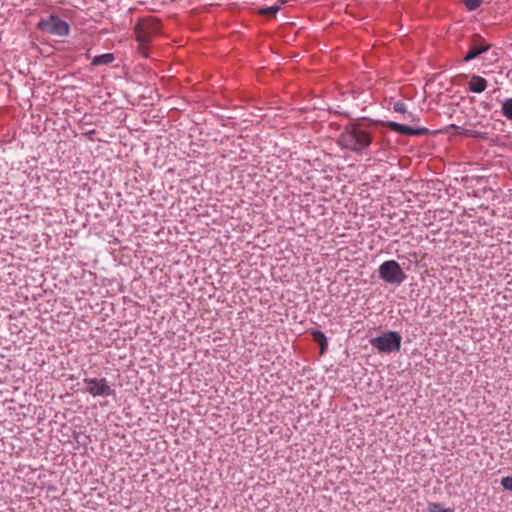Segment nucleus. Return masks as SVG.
Masks as SVG:
<instances>
[{"mask_svg":"<svg viewBox=\"0 0 512 512\" xmlns=\"http://www.w3.org/2000/svg\"><path fill=\"white\" fill-rule=\"evenodd\" d=\"M372 143V129L363 122L346 125L338 137V144L343 149L360 153Z\"/></svg>","mask_w":512,"mask_h":512,"instance_id":"1","label":"nucleus"},{"mask_svg":"<svg viewBox=\"0 0 512 512\" xmlns=\"http://www.w3.org/2000/svg\"><path fill=\"white\" fill-rule=\"evenodd\" d=\"M134 32L139 52L142 56L148 57L149 43L154 36L160 33L159 21L152 16L140 18L135 25Z\"/></svg>","mask_w":512,"mask_h":512,"instance_id":"2","label":"nucleus"},{"mask_svg":"<svg viewBox=\"0 0 512 512\" xmlns=\"http://www.w3.org/2000/svg\"><path fill=\"white\" fill-rule=\"evenodd\" d=\"M402 337L398 332L387 331L380 336L370 339V344L380 353L397 352L401 348Z\"/></svg>","mask_w":512,"mask_h":512,"instance_id":"3","label":"nucleus"},{"mask_svg":"<svg viewBox=\"0 0 512 512\" xmlns=\"http://www.w3.org/2000/svg\"><path fill=\"white\" fill-rule=\"evenodd\" d=\"M380 278L386 283L401 284L407 278L400 264L395 260L384 261L378 269Z\"/></svg>","mask_w":512,"mask_h":512,"instance_id":"4","label":"nucleus"},{"mask_svg":"<svg viewBox=\"0 0 512 512\" xmlns=\"http://www.w3.org/2000/svg\"><path fill=\"white\" fill-rule=\"evenodd\" d=\"M38 28L43 32L56 36H66L70 30L68 23L56 15L42 18L38 23Z\"/></svg>","mask_w":512,"mask_h":512,"instance_id":"5","label":"nucleus"},{"mask_svg":"<svg viewBox=\"0 0 512 512\" xmlns=\"http://www.w3.org/2000/svg\"><path fill=\"white\" fill-rule=\"evenodd\" d=\"M83 382L86 385V392L93 397H109L115 394L106 378H84Z\"/></svg>","mask_w":512,"mask_h":512,"instance_id":"6","label":"nucleus"},{"mask_svg":"<svg viewBox=\"0 0 512 512\" xmlns=\"http://www.w3.org/2000/svg\"><path fill=\"white\" fill-rule=\"evenodd\" d=\"M386 127L393 132L407 136H422L428 133V129L425 127L413 128L395 121H388Z\"/></svg>","mask_w":512,"mask_h":512,"instance_id":"7","label":"nucleus"},{"mask_svg":"<svg viewBox=\"0 0 512 512\" xmlns=\"http://www.w3.org/2000/svg\"><path fill=\"white\" fill-rule=\"evenodd\" d=\"M477 41H480V37H476L473 40V45L471 46V48L469 49V51L463 58L464 62H469V61L477 58L480 54H482L490 49V45L485 44V43L477 44L476 43Z\"/></svg>","mask_w":512,"mask_h":512,"instance_id":"8","label":"nucleus"},{"mask_svg":"<svg viewBox=\"0 0 512 512\" xmlns=\"http://www.w3.org/2000/svg\"><path fill=\"white\" fill-rule=\"evenodd\" d=\"M486 88V79L479 75H473L468 83V89L473 93H482Z\"/></svg>","mask_w":512,"mask_h":512,"instance_id":"9","label":"nucleus"},{"mask_svg":"<svg viewBox=\"0 0 512 512\" xmlns=\"http://www.w3.org/2000/svg\"><path fill=\"white\" fill-rule=\"evenodd\" d=\"M115 60L113 53H105L95 56L91 62L93 66L108 65Z\"/></svg>","mask_w":512,"mask_h":512,"instance_id":"10","label":"nucleus"},{"mask_svg":"<svg viewBox=\"0 0 512 512\" xmlns=\"http://www.w3.org/2000/svg\"><path fill=\"white\" fill-rule=\"evenodd\" d=\"M393 110L395 112L402 113L403 116H404V119H408V120H411V121H415L416 120V117L411 112H407L406 105L402 101L395 102L394 105H393Z\"/></svg>","mask_w":512,"mask_h":512,"instance_id":"11","label":"nucleus"},{"mask_svg":"<svg viewBox=\"0 0 512 512\" xmlns=\"http://www.w3.org/2000/svg\"><path fill=\"white\" fill-rule=\"evenodd\" d=\"M501 113L509 121H512V98H506L501 104Z\"/></svg>","mask_w":512,"mask_h":512,"instance_id":"12","label":"nucleus"},{"mask_svg":"<svg viewBox=\"0 0 512 512\" xmlns=\"http://www.w3.org/2000/svg\"><path fill=\"white\" fill-rule=\"evenodd\" d=\"M283 4V2H279L273 6H269V7H265V8H261L259 10L260 14L262 15H267V16H274L280 9H281V5Z\"/></svg>","mask_w":512,"mask_h":512,"instance_id":"13","label":"nucleus"},{"mask_svg":"<svg viewBox=\"0 0 512 512\" xmlns=\"http://www.w3.org/2000/svg\"><path fill=\"white\" fill-rule=\"evenodd\" d=\"M312 335H313L314 340L316 342H318V344L320 345V347L323 351L327 346V338H326L325 334L322 331H314L312 333Z\"/></svg>","mask_w":512,"mask_h":512,"instance_id":"14","label":"nucleus"},{"mask_svg":"<svg viewBox=\"0 0 512 512\" xmlns=\"http://www.w3.org/2000/svg\"><path fill=\"white\" fill-rule=\"evenodd\" d=\"M463 1L465 3L466 8L469 11L476 10L481 5V3L483 2V0H463Z\"/></svg>","mask_w":512,"mask_h":512,"instance_id":"15","label":"nucleus"},{"mask_svg":"<svg viewBox=\"0 0 512 512\" xmlns=\"http://www.w3.org/2000/svg\"><path fill=\"white\" fill-rule=\"evenodd\" d=\"M501 485L505 490L512 491V476L503 477L501 479Z\"/></svg>","mask_w":512,"mask_h":512,"instance_id":"16","label":"nucleus"},{"mask_svg":"<svg viewBox=\"0 0 512 512\" xmlns=\"http://www.w3.org/2000/svg\"><path fill=\"white\" fill-rule=\"evenodd\" d=\"M429 512H450V510L443 509L442 505L439 503H431L429 505Z\"/></svg>","mask_w":512,"mask_h":512,"instance_id":"17","label":"nucleus"}]
</instances>
